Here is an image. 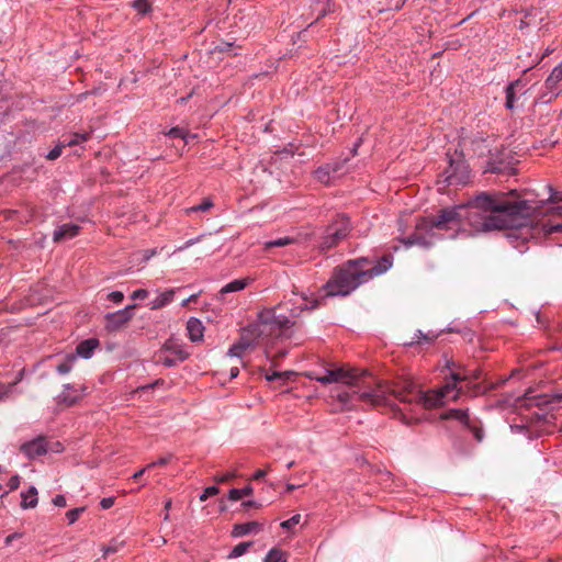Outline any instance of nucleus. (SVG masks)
<instances>
[{"mask_svg": "<svg viewBox=\"0 0 562 562\" xmlns=\"http://www.w3.org/2000/svg\"><path fill=\"white\" fill-rule=\"evenodd\" d=\"M344 165H345V161H337V160L327 164V166L330 168V172L333 175L338 173L342 169Z\"/></svg>", "mask_w": 562, "mask_h": 562, "instance_id": "obj_51", "label": "nucleus"}, {"mask_svg": "<svg viewBox=\"0 0 562 562\" xmlns=\"http://www.w3.org/2000/svg\"><path fill=\"white\" fill-rule=\"evenodd\" d=\"M211 207H213V202L210 199H205L200 204L190 207L188 212H206Z\"/></svg>", "mask_w": 562, "mask_h": 562, "instance_id": "obj_38", "label": "nucleus"}, {"mask_svg": "<svg viewBox=\"0 0 562 562\" xmlns=\"http://www.w3.org/2000/svg\"><path fill=\"white\" fill-rule=\"evenodd\" d=\"M86 390V386L77 389L75 384H64L63 391L56 397V402L58 405H64L66 407L74 406L81 400L78 391L85 392Z\"/></svg>", "mask_w": 562, "mask_h": 562, "instance_id": "obj_12", "label": "nucleus"}, {"mask_svg": "<svg viewBox=\"0 0 562 562\" xmlns=\"http://www.w3.org/2000/svg\"><path fill=\"white\" fill-rule=\"evenodd\" d=\"M526 85L522 80L517 79L512 81L505 89L506 93V102L505 106L507 110H514L516 108V102L520 95L526 93Z\"/></svg>", "mask_w": 562, "mask_h": 562, "instance_id": "obj_13", "label": "nucleus"}, {"mask_svg": "<svg viewBox=\"0 0 562 562\" xmlns=\"http://www.w3.org/2000/svg\"><path fill=\"white\" fill-rule=\"evenodd\" d=\"M393 266V256L391 254L383 255L373 267L366 266L368 279L385 273Z\"/></svg>", "mask_w": 562, "mask_h": 562, "instance_id": "obj_15", "label": "nucleus"}, {"mask_svg": "<svg viewBox=\"0 0 562 562\" xmlns=\"http://www.w3.org/2000/svg\"><path fill=\"white\" fill-rule=\"evenodd\" d=\"M286 553L283 552L281 549L272 548L267 553L263 562H286Z\"/></svg>", "mask_w": 562, "mask_h": 562, "instance_id": "obj_32", "label": "nucleus"}, {"mask_svg": "<svg viewBox=\"0 0 562 562\" xmlns=\"http://www.w3.org/2000/svg\"><path fill=\"white\" fill-rule=\"evenodd\" d=\"M281 376H282V373L277 372V371L272 372L271 374H266V379L268 381H274V380L281 379Z\"/></svg>", "mask_w": 562, "mask_h": 562, "instance_id": "obj_61", "label": "nucleus"}, {"mask_svg": "<svg viewBox=\"0 0 562 562\" xmlns=\"http://www.w3.org/2000/svg\"><path fill=\"white\" fill-rule=\"evenodd\" d=\"M23 537L22 532H13L5 537L4 544L10 546L14 540L20 539Z\"/></svg>", "mask_w": 562, "mask_h": 562, "instance_id": "obj_55", "label": "nucleus"}, {"mask_svg": "<svg viewBox=\"0 0 562 562\" xmlns=\"http://www.w3.org/2000/svg\"><path fill=\"white\" fill-rule=\"evenodd\" d=\"M241 506L247 509V508H250V507H255V508H260L261 507V504L260 503H257L255 501H246V502H243L241 503Z\"/></svg>", "mask_w": 562, "mask_h": 562, "instance_id": "obj_57", "label": "nucleus"}, {"mask_svg": "<svg viewBox=\"0 0 562 562\" xmlns=\"http://www.w3.org/2000/svg\"><path fill=\"white\" fill-rule=\"evenodd\" d=\"M148 296V291L145 290V289H137L135 290L132 295H131V299L132 300H144Z\"/></svg>", "mask_w": 562, "mask_h": 562, "instance_id": "obj_50", "label": "nucleus"}, {"mask_svg": "<svg viewBox=\"0 0 562 562\" xmlns=\"http://www.w3.org/2000/svg\"><path fill=\"white\" fill-rule=\"evenodd\" d=\"M171 456L160 457L157 461L147 464V468L164 467L169 463Z\"/></svg>", "mask_w": 562, "mask_h": 562, "instance_id": "obj_47", "label": "nucleus"}, {"mask_svg": "<svg viewBox=\"0 0 562 562\" xmlns=\"http://www.w3.org/2000/svg\"><path fill=\"white\" fill-rule=\"evenodd\" d=\"M99 346V339L89 338L80 341L76 347V352H72V355H76V360H78L79 357L83 359H90Z\"/></svg>", "mask_w": 562, "mask_h": 562, "instance_id": "obj_17", "label": "nucleus"}, {"mask_svg": "<svg viewBox=\"0 0 562 562\" xmlns=\"http://www.w3.org/2000/svg\"><path fill=\"white\" fill-rule=\"evenodd\" d=\"M53 447L46 437L38 436L30 441L23 442L20 446V451L29 459L34 460L38 457L45 456Z\"/></svg>", "mask_w": 562, "mask_h": 562, "instance_id": "obj_10", "label": "nucleus"}, {"mask_svg": "<svg viewBox=\"0 0 562 562\" xmlns=\"http://www.w3.org/2000/svg\"><path fill=\"white\" fill-rule=\"evenodd\" d=\"M250 347V342L240 340L228 349V356L241 358L244 351Z\"/></svg>", "mask_w": 562, "mask_h": 562, "instance_id": "obj_33", "label": "nucleus"}, {"mask_svg": "<svg viewBox=\"0 0 562 562\" xmlns=\"http://www.w3.org/2000/svg\"><path fill=\"white\" fill-rule=\"evenodd\" d=\"M175 297V290L170 289L162 293H160L157 297H155L153 301L149 302V308L150 310H160L168 304H170L173 301Z\"/></svg>", "mask_w": 562, "mask_h": 562, "instance_id": "obj_22", "label": "nucleus"}, {"mask_svg": "<svg viewBox=\"0 0 562 562\" xmlns=\"http://www.w3.org/2000/svg\"><path fill=\"white\" fill-rule=\"evenodd\" d=\"M370 265L371 261L368 257H359L336 267L331 278L324 286L326 294L323 297L349 295L358 286L369 281L366 266Z\"/></svg>", "mask_w": 562, "mask_h": 562, "instance_id": "obj_5", "label": "nucleus"}, {"mask_svg": "<svg viewBox=\"0 0 562 562\" xmlns=\"http://www.w3.org/2000/svg\"><path fill=\"white\" fill-rule=\"evenodd\" d=\"M149 469H150V468H147V465H146L145 468H143V469H140L139 471L135 472V473L133 474V476H132V477H133V480H135V481H136V480H139V479L144 475V473H145L147 470H149Z\"/></svg>", "mask_w": 562, "mask_h": 562, "instance_id": "obj_62", "label": "nucleus"}, {"mask_svg": "<svg viewBox=\"0 0 562 562\" xmlns=\"http://www.w3.org/2000/svg\"><path fill=\"white\" fill-rule=\"evenodd\" d=\"M525 396L528 402V405H535L539 407L547 406L552 403L562 402V392H554L550 394L543 393L537 395H532L531 392H527Z\"/></svg>", "mask_w": 562, "mask_h": 562, "instance_id": "obj_14", "label": "nucleus"}, {"mask_svg": "<svg viewBox=\"0 0 562 562\" xmlns=\"http://www.w3.org/2000/svg\"><path fill=\"white\" fill-rule=\"evenodd\" d=\"M550 190L552 191V193L548 200L549 202H557L562 199V198L558 196V194H559L558 192L553 191L551 188H550Z\"/></svg>", "mask_w": 562, "mask_h": 562, "instance_id": "obj_64", "label": "nucleus"}, {"mask_svg": "<svg viewBox=\"0 0 562 562\" xmlns=\"http://www.w3.org/2000/svg\"><path fill=\"white\" fill-rule=\"evenodd\" d=\"M434 217H425L420 218V221L416 224V232L407 236L406 238H402L401 241L404 244L405 247H412V246H420L423 248H429L432 245V231L435 228H419L418 225L422 224L423 221H432Z\"/></svg>", "mask_w": 562, "mask_h": 562, "instance_id": "obj_9", "label": "nucleus"}, {"mask_svg": "<svg viewBox=\"0 0 562 562\" xmlns=\"http://www.w3.org/2000/svg\"><path fill=\"white\" fill-rule=\"evenodd\" d=\"M53 504L57 507H65L67 505L66 497L61 494H58L53 498Z\"/></svg>", "mask_w": 562, "mask_h": 562, "instance_id": "obj_54", "label": "nucleus"}, {"mask_svg": "<svg viewBox=\"0 0 562 562\" xmlns=\"http://www.w3.org/2000/svg\"><path fill=\"white\" fill-rule=\"evenodd\" d=\"M483 372L479 369H464L462 372L450 373V381L445 385L428 391H422L411 380H405L403 387L397 391V396L403 403L417 404L426 409L443 406L450 400H457L460 393L458 389L459 382H468L469 384L482 379Z\"/></svg>", "mask_w": 562, "mask_h": 562, "instance_id": "obj_4", "label": "nucleus"}, {"mask_svg": "<svg viewBox=\"0 0 562 562\" xmlns=\"http://www.w3.org/2000/svg\"><path fill=\"white\" fill-rule=\"evenodd\" d=\"M81 231V227L74 223H66L58 226L53 234V240L59 243L66 239L76 237Z\"/></svg>", "mask_w": 562, "mask_h": 562, "instance_id": "obj_16", "label": "nucleus"}, {"mask_svg": "<svg viewBox=\"0 0 562 562\" xmlns=\"http://www.w3.org/2000/svg\"><path fill=\"white\" fill-rule=\"evenodd\" d=\"M125 546L124 540H120L119 538H113L109 544L102 547L103 558H106L111 554L119 552Z\"/></svg>", "mask_w": 562, "mask_h": 562, "instance_id": "obj_28", "label": "nucleus"}, {"mask_svg": "<svg viewBox=\"0 0 562 562\" xmlns=\"http://www.w3.org/2000/svg\"><path fill=\"white\" fill-rule=\"evenodd\" d=\"M439 418L441 420H454L463 428L469 429L476 441L481 442L483 440L484 432L481 427V423L477 419L470 417L469 409L450 408L442 412Z\"/></svg>", "mask_w": 562, "mask_h": 562, "instance_id": "obj_8", "label": "nucleus"}, {"mask_svg": "<svg viewBox=\"0 0 562 562\" xmlns=\"http://www.w3.org/2000/svg\"><path fill=\"white\" fill-rule=\"evenodd\" d=\"M266 475H267V471L266 470H257L254 473L252 479L257 481V480L263 479Z\"/></svg>", "mask_w": 562, "mask_h": 562, "instance_id": "obj_60", "label": "nucleus"}, {"mask_svg": "<svg viewBox=\"0 0 562 562\" xmlns=\"http://www.w3.org/2000/svg\"><path fill=\"white\" fill-rule=\"evenodd\" d=\"M247 284H248L247 279L233 280L221 289L220 295L223 296L227 293L241 291L247 286Z\"/></svg>", "mask_w": 562, "mask_h": 562, "instance_id": "obj_27", "label": "nucleus"}, {"mask_svg": "<svg viewBox=\"0 0 562 562\" xmlns=\"http://www.w3.org/2000/svg\"><path fill=\"white\" fill-rule=\"evenodd\" d=\"M314 176L319 182L328 184L333 173L330 172V168L327 166V164H325L319 166L314 171Z\"/></svg>", "mask_w": 562, "mask_h": 562, "instance_id": "obj_31", "label": "nucleus"}, {"mask_svg": "<svg viewBox=\"0 0 562 562\" xmlns=\"http://www.w3.org/2000/svg\"><path fill=\"white\" fill-rule=\"evenodd\" d=\"M85 510H86V507H77V508H72V509L68 510L66 513L68 524L69 525L75 524Z\"/></svg>", "mask_w": 562, "mask_h": 562, "instance_id": "obj_36", "label": "nucleus"}, {"mask_svg": "<svg viewBox=\"0 0 562 562\" xmlns=\"http://www.w3.org/2000/svg\"><path fill=\"white\" fill-rule=\"evenodd\" d=\"M543 231L546 234H553V233H562V224L557 225H543Z\"/></svg>", "mask_w": 562, "mask_h": 562, "instance_id": "obj_49", "label": "nucleus"}, {"mask_svg": "<svg viewBox=\"0 0 562 562\" xmlns=\"http://www.w3.org/2000/svg\"><path fill=\"white\" fill-rule=\"evenodd\" d=\"M15 383L4 384L0 383V402L4 401L12 393Z\"/></svg>", "mask_w": 562, "mask_h": 562, "instance_id": "obj_40", "label": "nucleus"}, {"mask_svg": "<svg viewBox=\"0 0 562 562\" xmlns=\"http://www.w3.org/2000/svg\"><path fill=\"white\" fill-rule=\"evenodd\" d=\"M188 357H189V353L184 349L178 348L176 350V357L166 356L160 359V362L165 367L171 368V367L177 366L178 362L184 361Z\"/></svg>", "mask_w": 562, "mask_h": 562, "instance_id": "obj_26", "label": "nucleus"}, {"mask_svg": "<svg viewBox=\"0 0 562 562\" xmlns=\"http://www.w3.org/2000/svg\"><path fill=\"white\" fill-rule=\"evenodd\" d=\"M562 81V63L555 66L551 74L548 76V78L544 81L543 88L549 90H555L561 91L559 83Z\"/></svg>", "mask_w": 562, "mask_h": 562, "instance_id": "obj_21", "label": "nucleus"}, {"mask_svg": "<svg viewBox=\"0 0 562 562\" xmlns=\"http://www.w3.org/2000/svg\"><path fill=\"white\" fill-rule=\"evenodd\" d=\"M108 300L115 304H120L124 300V294L121 291H113L108 294Z\"/></svg>", "mask_w": 562, "mask_h": 562, "instance_id": "obj_46", "label": "nucleus"}, {"mask_svg": "<svg viewBox=\"0 0 562 562\" xmlns=\"http://www.w3.org/2000/svg\"><path fill=\"white\" fill-rule=\"evenodd\" d=\"M218 493H220V488L217 486H209L200 495V501L205 502L209 497L217 495Z\"/></svg>", "mask_w": 562, "mask_h": 562, "instance_id": "obj_42", "label": "nucleus"}, {"mask_svg": "<svg viewBox=\"0 0 562 562\" xmlns=\"http://www.w3.org/2000/svg\"><path fill=\"white\" fill-rule=\"evenodd\" d=\"M115 503V497H104L100 502V506L102 509L111 508Z\"/></svg>", "mask_w": 562, "mask_h": 562, "instance_id": "obj_53", "label": "nucleus"}, {"mask_svg": "<svg viewBox=\"0 0 562 562\" xmlns=\"http://www.w3.org/2000/svg\"><path fill=\"white\" fill-rule=\"evenodd\" d=\"M167 136L173 137V138H182L187 142L188 133L183 128L176 126V127H172L169 130V132L167 133Z\"/></svg>", "mask_w": 562, "mask_h": 562, "instance_id": "obj_39", "label": "nucleus"}, {"mask_svg": "<svg viewBox=\"0 0 562 562\" xmlns=\"http://www.w3.org/2000/svg\"><path fill=\"white\" fill-rule=\"evenodd\" d=\"M90 137H91V134L88 132L72 133L69 135H64L61 143H63L64 147H72V146H77L81 143L89 140Z\"/></svg>", "mask_w": 562, "mask_h": 562, "instance_id": "obj_24", "label": "nucleus"}, {"mask_svg": "<svg viewBox=\"0 0 562 562\" xmlns=\"http://www.w3.org/2000/svg\"><path fill=\"white\" fill-rule=\"evenodd\" d=\"M37 490L35 486H30L27 491L21 493V507L23 509L34 508L37 505Z\"/></svg>", "mask_w": 562, "mask_h": 562, "instance_id": "obj_23", "label": "nucleus"}, {"mask_svg": "<svg viewBox=\"0 0 562 562\" xmlns=\"http://www.w3.org/2000/svg\"><path fill=\"white\" fill-rule=\"evenodd\" d=\"M134 8L142 14H146L150 10V5L147 0H135Z\"/></svg>", "mask_w": 562, "mask_h": 562, "instance_id": "obj_43", "label": "nucleus"}, {"mask_svg": "<svg viewBox=\"0 0 562 562\" xmlns=\"http://www.w3.org/2000/svg\"><path fill=\"white\" fill-rule=\"evenodd\" d=\"M76 361H77L76 355H72V353L66 355L61 359V361L56 366V372L61 375L69 373L72 370Z\"/></svg>", "mask_w": 562, "mask_h": 562, "instance_id": "obj_25", "label": "nucleus"}, {"mask_svg": "<svg viewBox=\"0 0 562 562\" xmlns=\"http://www.w3.org/2000/svg\"><path fill=\"white\" fill-rule=\"evenodd\" d=\"M352 229L349 216L346 214H337L334 220L327 225L324 235L319 241V250L326 252L342 240H345Z\"/></svg>", "mask_w": 562, "mask_h": 562, "instance_id": "obj_7", "label": "nucleus"}, {"mask_svg": "<svg viewBox=\"0 0 562 562\" xmlns=\"http://www.w3.org/2000/svg\"><path fill=\"white\" fill-rule=\"evenodd\" d=\"M135 307L136 304H132L117 312L106 314V328L109 330H117L126 325L133 318V310Z\"/></svg>", "mask_w": 562, "mask_h": 562, "instance_id": "obj_11", "label": "nucleus"}, {"mask_svg": "<svg viewBox=\"0 0 562 562\" xmlns=\"http://www.w3.org/2000/svg\"><path fill=\"white\" fill-rule=\"evenodd\" d=\"M447 159L449 166L441 176L442 180H439L438 183H445L448 187L467 184L470 180V169L463 151L458 148L452 154L448 151Z\"/></svg>", "mask_w": 562, "mask_h": 562, "instance_id": "obj_6", "label": "nucleus"}, {"mask_svg": "<svg viewBox=\"0 0 562 562\" xmlns=\"http://www.w3.org/2000/svg\"><path fill=\"white\" fill-rule=\"evenodd\" d=\"M252 546V542L251 541H247V542H240L238 543L237 546H235L232 551L229 552L228 554V558L231 559H236V558H239L241 557L243 554H245L248 549Z\"/></svg>", "mask_w": 562, "mask_h": 562, "instance_id": "obj_34", "label": "nucleus"}, {"mask_svg": "<svg viewBox=\"0 0 562 562\" xmlns=\"http://www.w3.org/2000/svg\"><path fill=\"white\" fill-rule=\"evenodd\" d=\"M180 348L179 346H177L172 340H167L165 344H164V347L162 349L165 351H168L170 352L171 355H173V357H176V350Z\"/></svg>", "mask_w": 562, "mask_h": 562, "instance_id": "obj_52", "label": "nucleus"}, {"mask_svg": "<svg viewBox=\"0 0 562 562\" xmlns=\"http://www.w3.org/2000/svg\"><path fill=\"white\" fill-rule=\"evenodd\" d=\"M234 47V43L231 42H222L215 46L214 50L218 53L229 52Z\"/></svg>", "mask_w": 562, "mask_h": 562, "instance_id": "obj_48", "label": "nucleus"}, {"mask_svg": "<svg viewBox=\"0 0 562 562\" xmlns=\"http://www.w3.org/2000/svg\"><path fill=\"white\" fill-rule=\"evenodd\" d=\"M49 446L53 447V450H52L53 452H60L64 449L63 445L59 441H54V442L49 441Z\"/></svg>", "mask_w": 562, "mask_h": 562, "instance_id": "obj_59", "label": "nucleus"}, {"mask_svg": "<svg viewBox=\"0 0 562 562\" xmlns=\"http://www.w3.org/2000/svg\"><path fill=\"white\" fill-rule=\"evenodd\" d=\"M319 305L321 299L314 294L293 290L289 297H284L274 307L259 312L258 321L261 325L279 330L282 338L295 339L300 344L304 337V324L297 318L304 311H314Z\"/></svg>", "mask_w": 562, "mask_h": 562, "instance_id": "obj_3", "label": "nucleus"}, {"mask_svg": "<svg viewBox=\"0 0 562 562\" xmlns=\"http://www.w3.org/2000/svg\"><path fill=\"white\" fill-rule=\"evenodd\" d=\"M311 380L321 382L322 384L342 383L345 386L337 387L336 397L346 409H353L363 404L368 407H381L391 405V397L403 402L397 396L405 384V380L395 386H389L381 383H371L367 381V375L358 374L357 370L324 369L323 373L315 370L306 374ZM373 380L371 376H369Z\"/></svg>", "mask_w": 562, "mask_h": 562, "instance_id": "obj_2", "label": "nucleus"}, {"mask_svg": "<svg viewBox=\"0 0 562 562\" xmlns=\"http://www.w3.org/2000/svg\"><path fill=\"white\" fill-rule=\"evenodd\" d=\"M293 241H294L293 238L281 237V238H277V239L267 241L265 244V248L266 249H270V248H273V247H284V246H288V245L292 244Z\"/></svg>", "mask_w": 562, "mask_h": 562, "instance_id": "obj_35", "label": "nucleus"}, {"mask_svg": "<svg viewBox=\"0 0 562 562\" xmlns=\"http://www.w3.org/2000/svg\"><path fill=\"white\" fill-rule=\"evenodd\" d=\"M188 337L192 342L203 339L204 326L199 318L190 317L187 322Z\"/></svg>", "mask_w": 562, "mask_h": 562, "instance_id": "obj_19", "label": "nucleus"}, {"mask_svg": "<svg viewBox=\"0 0 562 562\" xmlns=\"http://www.w3.org/2000/svg\"><path fill=\"white\" fill-rule=\"evenodd\" d=\"M301 520V515L296 514L294 516H292L291 518L284 520L281 522V528L283 529H291L292 527H294L295 525H297Z\"/></svg>", "mask_w": 562, "mask_h": 562, "instance_id": "obj_44", "label": "nucleus"}, {"mask_svg": "<svg viewBox=\"0 0 562 562\" xmlns=\"http://www.w3.org/2000/svg\"><path fill=\"white\" fill-rule=\"evenodd\" d=\"M20 481H21V477L20 475L15 474V475H12L8 483H7V486H8V490L4 491L2 494H1V497L8 495L10 492H13L15 491L19 486H20Z\"/></svg>", "mask_w": 562, "mask_h": 562, "instance_id": "obj_37", "label": "nucleus"}, {"mask_svg": "<svg viewBox=\"0 0 562 562\" xmlns=\"http://www.w3.org/2000/svg\"><path fill=\"white\" fill-rule=\"evenodd\" d=\"M561 94V91L555 90H549L542 88V91L540 92L539 97L536 100V103L539 104H549L553 100H555Z\"/></svg>", "mask_w": 562, "mask_h": 562, "instance_id": "obj_29", "label": "nucleus"}, {"mask_svg": "<svg viewBox=\"0 0 562 562\" xmlns=\"http://www.w3.org/2000/svg\"><path fill=\"white\" fill-rule=\"evenodd\" d=\"M537 210L528 200L513 201L504 194L482 192L465 204L442 209L435 220L423 221L418 227L442 231L464 224L477 233L504 231L507 241L524 254L533 237L531 217Z\"/></svg>", "mask_w": 562, "mask_h": 562, "instance_id": "obj_1", "label": "nucleus"}, {"mask_svg": "<svg viewBox=\"0 0 562 562\" xmlns=\"http://www.w3.org/2000/svg\"><path fill=\"white\" fill-rule=\"evenodd\" d=\"M334 11H335V7H334V4H331V3H329V2H328V3H327V5H326V8L322 11V13L319 14V16L317 18V20H318V19H321V18H323V16H325V15H327V14H329V13H333Z\"/></svg>", "mask_w": 562, "mask_h": 562, "instance_id": "obj_56", "label": "nucleus"}, {"mask_svg": "<svg viewBox=\"0 0 562 562\" xmlns=\"http://www.w3.org/2000/svg\"><path fill=\"white\" fill-rule=\"evenodd\" d=\"M254 492V488L250 484L246 485L245 487L243 488H232L229 492H228V498L231 501H239L240 498H243L244 496H249L251 495Z\"/></svg>", "mask_w": 562, "mask_h": 562, "instance_id": "obj_30", "label": "nucleus"}, {"mask_svg": "<svg viewBox=\"0 0 562 562\" xmlns=\"http://www.w3.org/2000/svg\"><path fill=\"white\" fill-rule=\"evenodd\" d=\"M238 374H239V369L237 367L231 368V370H229L231 380L237 378Z\"/></svg>", "mask_w": 562, "mask_h": 562, "instance_id": "obj_63", "label": "nucleus"}, {"mask_svg": "<svg viewBox=\"0 0 562 562\" xmlns=\"http://www.w3.org/2000/svg\"><path fill=\"white\" fill-rule=\"evenodd\" d=\"M236 472L235 471H232V472H225L223 474H220V475H216L214 477L215 482L217 483H225V482H228L231 480H233L234 477H236Z\"/></svg>", "mask_w": 562, "mask_h": 562, "instance_id": "obj_45", "label": "nucleus"}, {"mask_svg": "<svg viewBox=\"0 0 562 562\" xmlns=\"http://www.w3.org/2000/svg\"><path fill=\"white\" fill-rule=\"evenodd\" d=\"M263 529V525L258 521H248L244 524H236L233 526V537H244L250 533H258Z\"/></svg>", "mask_w": 562, "mask_h": 562, "instance_id": "obj_18", "label": "nucleus"}, {"mask_svg": "<svg viewBox=\"0 0 562 562\" xmlns=\"http://www.w3.org/2000/svg\"><path fill=\"white\" fill-rule=\"evenodd\" d=\"M438 335L429 331L427 334H424L422 330H416L414 334V337L409 341H403L402 345L405 347H413L416 345H431L436 339Z\"/></svg>", "mask_w": 562, "mask_h": 562, "instance_id": "obj_20", "label": "nucleus"}, {"mask_svg": "<svg viewBox=\"0 0 562 562\" xmlns=\"http://www.w3.org/2000/svg\"><path fill=\"white\" fill-rule=\"evenodd\" d=\"M64 145L61 142H59L49 153L46 155V159L48 160H55L58 157H60L63 151Z\"/></svg>", "mask_w": 562, "mask_h": 562, "instance_id": "obj_41", "label": "nucleus"}, {"mask_svg": "<svg viewBox=\"0 0 562 562\" xmlns=\"http://www.w3.org/2000/svg\"><path fill=\"white\" fill-rule=\"evenodd\" d=\"M156 249H147V250H144L143 252V259L146 261V260H149L153 256L156 255Z\"/></svg>", "mask_w": 562, "mask_h": 562, "instance_id": "obj_58", "label": "nucleus"}]
</instances>
